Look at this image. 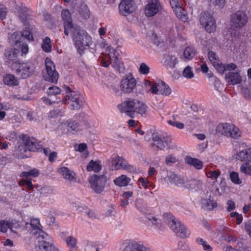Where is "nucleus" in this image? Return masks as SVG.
I'll use <instances>...</instances> for the list:
<instances>
[{"label":"nucleus","instance_id":"nucleus-63","mask_svg":"<svg viewBox=\"0 0 251 251\" xmlns=\"http://www.w3.org/2000/svg\"><path fill=\"white\" fill-rule=\"evenodd\" d=\"M61 111H57L56 110H53L50 112L49 113V117L50 118H54L58 115H59L61 114Z\"/></svg>","mask_w":251,"mask_h":251},{"label":"nucleus","instance_id":"nucleus-3","mask_svg":"<svg viewBox=\"0 0 251 251\" xmlns=\"http://www.w3.org/2000/svg\"><path fill=\"white\" fill-rule=\"evenodd\" d=\"M63 126L67 127V130L73 134L80 133L87 130L93 126L91 121L85 118L79 122L75 120H68L62 123Z\"/></svg>","mask_w":251,"mask_h":251},{"label":"nucleus","instance_id":"nucleus-43","mask_svg":"<svg viewBox=\"0 0 251 251\" xmlns=\"http://www.w3.org/2000/svg\"><path fill=\"white\" fill-rule=\"evenodd\" d=\"M196 54V50L193 47H188L183 51V57L188 60H192Z\"/></svg>","mask_w":251,"mask_h":251},{"label":"nucleus","instance_id":"nucleus-17","mask_svg":"<svg viewBox=\"0 0 251 251\" xmlns=\"http://www.w3.org/2000/svg\"><path fill=\"white\" fill-rule=\"evenodd\" d=\"M61 18L63 22L64 33L66 35L68 36L69 31L75 25L73 23L71 15L68 10L63 9L62 11Z\"/></svg>","mask_w":251,"mask_h":251},{"label":"nucleus","instance_id":"nucleus-46","mask_svg":"<svg viewBox=\"0 0 251 251\" xmlns=\"http://www.w3.org/2000/svg\"><path fill=\"white\" fill-rule=\"evenodd\" d=\"M241 173L251 176V161L243 163L240 168Z\"/></svg>","mask_w":251,"mask_h":251},{"label":"nucleus","instance_id":"nucleus-53","mask_svg":"<svg viewBox=\"0 0 251 251\" xmlns=\"http://www.w3.org/2000/svg\"><path fill=\"white\" fill-rule=\"evenodd\" d=\"M138 71L140 74L147 75L149 74L150 68L145 63H142L140 65Z\"/></svg>","mask_w":251,"mask_h":251},{"label":"nucleus","instance_id":"nucleus-18","mask_svg":"<svg viewBox=\"0 0 251 251\" xmlns=\"http://www.w3.org/2000/svg\"><path fill=\"white\" fill-rule=\"evenodd\" d=\"M136 80L132 76L124 78L121 82V89L126 93L131 92L136 85Z\"/></svg>","mask_w":251,"mask_h":251},{"label":"nucleus","instance_id":"nucleus-55","mask_svg":"<svg viewBox=\"0 0 251 251\" xmlns=\"http://www.w3.org/2000/svg\"><path fill=\"white\" fill-rule=\"evenodd\" d=\"M138 182L141 183L142 186L145 188L148 187H151L152 188H154L153 185L151 182H150L147 179L143 178V177L139 178L138 179Z\"/></svg>","mask_w":251,"mask_h":251},{"label":"nucleus","instance_id":"nucleus-50","mask_svg":"<svg viewBox=\"0 0 251 251\" xmlns=\"http://www.w3.org/2000/svg\"><path fill=\"white\" fill-rule=\"evenodd\" d=\"M182 75L187 79H191L193 78L194 76V74L192 68L190 66L186 67L182 72Z\"/></svg>","mask_w":251,"mask_h":251},{"label":"nucleus","instance_id":"nucleus-22","mask_svg":"<svg viewBox=\"0 0 251 251\" xmlns=\"http://www.w3.org/2000/svg\"><path fill=\"white\" fill-rule=\"evenodd\" d=\"M153 145L159 150H163L168 147L170 143V139L168 138H161L157 134H153L152 136Z\"/></svg>","mask_w":251,"mask_h":251},{"label":"nucleus","instance_id":"nucleus-54","mask_svg":"<svg viewBox=\"0 0 251 251\" xmlns=\"http://www.w3.org/2000/svg\"><path fill=\"white\" fill-rule=\"evenodd\" d=\"M61 90L59 88L55 86H53L49 88L47 93L48 95L51 97L59 94Z\"/></svg>","mask_w":251,"mask_h":251},{"label":"nucleus","instance_id":"nucleus-25","mask_svg":"<svg viewBox=\"0 0 251 251\" xmlns=\"http://www.w3.org/2000/svg\"><path fill=\"white\" fill-rule=\"evenodd\" d=\"M57 172L61 175L64 179L69 181H71L76 179L75 173L67 167H60L58 169Z\"/></svg>","mask_w":251,"mask_h":251},{"label":"nucleus","instance_id":"nucleus-23","mask_svg":"<svg viewBox=\"0 0 251 251\" xmlns=\"http://www.w3.org/2000/svg\"><path fill=\"white\" fill-rule=\"evenodd\" d=\"M119 8L120 13L124 15H128L134 10L132 0H122Z\"/></svg>","mask_w":251,"mask_h":251},{"label":"nucleus","instance_id":"nucleus-6","mask_svg":"<svg viewBox=\"0 0 251 251\" xmlns=\"http://www.w3.org/2000/svg\"><path fill=\"white\" fill-rule=\"evenodd\" d=\"M37 251H55L59 249L53 244L52 238L44 232H40L37 238Z\"/></svg>","mask_w":251,"mask_h":251},{"label":"nucleus","instance_id":"nucleus-2","mask_svg":"<svg viewBox=\"0 0 251 251\" xmlns=\"http://www.w3.org/2000/svg\"><path fill=\"white\" fill-rule=\"evenodd\" d=\"M76 47L80 48L83 46H90L92 44V38L87 32L79 26L76 25L69 31Z\"/></svg>","mask_w":251,"mask_h":251},{"label":"nucleus","instance_id":"nucleus-60","mask_svg":"<svg viewBox=\"0 0 251 251\" xmlns=\"http://www.w3.org/2000/svg\"><path fill=\"white\" fill-rule=\"evenodd\" d=\"M106 32H107L106 26H101V27H100L98 29L99 34L101 38H103V36H105Z\"/></svg>","mask_w":251,"mask_h":251},{"label":"nucleus","instance_id":"nucleus-49","mask_svg":"<svg viewBox=\"0 0 251 251\" xmlns=\"http://www.w3.org/2000/svg\"><path fill=\"white\" fill-rule=\"evenodd\" d=\"M29 225L31 226L34 230L39 231V233L40 232H43L41 230L42 226L40 224L39 219L38 218H32L30 220Z\"/></svg>","mask_w":251,"mask_h":251},{"label":"nucleus","instance_id":"nucleus-4","mask_svg":"<svg viewBox=\"0 0 251 251\" xmlns=\"http://www.w3.org/2000/svg\"><path fill=\"white\" fill-rule=\"evenodd\" d=\"M103 53L100 57L103 66L108 67L111 64L112 66L116 67L120 64L119 53L113 47L108 46Z\"/></svg>","mask_w":251,"mask_h":251},{"label":"nucleus","instance_id":"nucleus-45","mask_svg":"<svg viewBox=\"0 0 251 251\" xmlns=\"http://www.w3.org/2000/svg\"><path fill=\"white\" fill-rule=\"evenodd\" d=\"M159 88H160L159 95H161L164 96H167L171 94L172 92L171 89L164 82L160 81Z\"/></svg>","mask_w":251,"mask_h":251},{"label":"nucleus","instance_id":"nucleus-58","mask_svg":"<svg viewBox=\"0 0 251 251\" xmlns=\"http://www.w3.org/2000/svg\"><path fill=\"white\" fill-rule=\"evenodd\" d=\"M21 46L22 55L26 54L29 51L28 46L26 44H23L21 46L20 43L18 44V47Z\"/></svg>","mask_w":251,"mask_h":251},{"label":"nucleus","instance_id":"nucleus-42","mask_svg":"<svg viewBox=\"0 0 251 251\" xmlns=\"http://www.w3.org/2000/svg\"><path fill=\"white\" fill-rule=\"evenodd\" d=\"M41 48L43 50L47 53H50L52 50L51 42L48 37H46L42 41Z\"/></svg>","mask_w":251,"mask_h":251},{"label":"nucleus","instance_id":"nucleus-31","mask_svg":"<svg viewBox=\"0 0 251 251\" xmlns=\"http://www.w3.org/2000/svg\"><path fill=\"white\" fill-rule=\"evenodd\" d=\"M228 127L230 129L227 130V137L237 139L241 137L242 132L237 126L230 123Z\"/></svg>","mask_w":251,"mask_h":251},{"label":"nucleus","instance_id":"nucleus-12","mask_svg":"<svg viewBox=\"0 0 251 251\" xmlns=\"http://www.w3.org/2000/svg\"><path fill=\"white\" fill-rule=\"evenodd\" d=\"M22 37H24L29 41H33L34 40L33 35L31 32L29 27L24 30L21 33L16 32L11 34L8 38L9 43L11 44V45L15 44L17 46L18 44L21 43Z\"/></svg>","mask_w":251,"mask_h":251},{"label":"nucleus","instance_id":"nucleus-48","mask_svg":"<svg viewBox=\"0 0 251 251\" xmlns=\"http://www.w3.org/2000/svg\"><path fill=\"white\" fill-rule=\"evenodd\" d=\"M196 242L198 245L201 246L203 250L205 251H212L213 249L212 247L202 238H197L196 239Z\"/></svg>","mask_w":251,"mask_h":251},{"label":"nucleus","instance_id":"nucleus-15","mask_svg":"<svg viewBox=\"0 0 251 251\" xmlns=\"http://www.w3.org/2000/svg\"><path fill=\"white\" fill-rule=\"evenodd\" d=\"M201 24L204 27L205 30L211 33L216 29V23L213 17L208 13H203L200 17Z\"/></svg>","mask_w":251,"mask_h":251},{"label":"nucleus","instance_id":"nucleus-62","mask_svg":"<svg viewBox=\"0 0 251 251\" xmlns=\"http://www.w3.org/2000/svg\"><path fill=\"white\" fill-rule=\"evenodd\" d=\"M42 100L43 101V102L46 104H52L53 103H59V102L61 101V100H52L50 99V98H42Z\"/></svg>","mask_w":251,"mask_h":251},{"label":"nucleus","instance_id":"nucleus-33","mask_svg":"<svg viewBox=\"0 0 251 251\" xmlns=\"http://www.w3.org/2000/svg\"><path fill=\"white\" fill-rule=\"evenodd\" d=\"M131 181L130 178L125 175H122L116 177L114 180V184L117 186L122 187L127 186Z\"/></svg>","mask_w":251,"mask_h":251},{"label":"nucleus","instance_id":"nucleus-11","mask_svg":"<svg viewBox=\"0 0 251 251\" xmlns=\"http://www.w3.org/2000/svg\"><path fill=\"white\" fill-rule=\"evenodd\" d=\"M247 22L248 16L243 11H238L231 16L230 25L234 29L243 27Z\"/></svg>","mask_w":251,"mask_h":251},{"label":"nucleus","instance_id":"nucleus-59","mask_svg":"<svg viewBox=\"0 0 251 251\" xmlns=\"http://www.w3.org/2000/svg\"><path fill=\"white\" fill-rule=\"evenodd\" d=\"M227 208L226 209L228 211H231L232 210H233L235 208V202L232 201V200H228L227 202Z\"/></svg>","mask_w":251,"mask_h":251},{"label":"nucleus","instance_id":"nucleus-24","mask_svg":"<svg viewBox=\"0 0 251 251\" xmlns=\"http://www.w3.org/2000/svg\"><path fill=\"white\" fill-rule=\"evenodd\" d=\"M147 92L153 95H159L160 81L152 82L149 80L144 81Z\"/></svg>","mask_w":251,"mask_h":251},{"label":"nucleus","instance_id":"nucleus-1","mask_svg":"<svg viewBox=\"0 0 251 251\" xmlns=\"http://www.w3.org/2000/svg\"><path fill=\"white\" fill-rule=\"evenodd\" d=\"M117 108L122 113H125L130 117L135 114L142 116L147 114L148 106L143 101L136 99H129L117 105Z\"/></svg>","mask_w":251,"mask_h":251},{"label":"nucleus","instance_id":"nucleus-47","mask_svg":"<svg viewBox=\"0 0 251 251\" xmlns=\"http://www.w3.org/2000/svg\"><path fill=\"white\" fill-rule=\"evenodd\" d=\"M205 173L208 178L212 179H216L220 175L219 171L212 170L206 168L205 169Z\"/></svg>","mask_w":251,"mask_h":251},{"label":"nucleus","instance_id":"nucleus-16","mask_svg":"<svg viewBox=\"0 0 251 251\" xmlns=\"http://www.w3.org/2000/svg\"><path fill=\"white\" fill-rule=\"evenodd\" d=\"M145 13L147 17H152L162 10V6L159 0H147Z\"/></svg>","mask_w":251,"mask_h":251},{"label":"nucleus","instance_id":"nucleus-20","mask_svg":"<svg viewBox=\"0 0 251 251\" xmlns=\"http://www.w3.org/2000/svg\"><path fill=\"white\" fill-rule=\"evenodd\" d=\"M225 79L230 85H236L240 84L242 81V78L240 72H229L226 74Z\"/></svg>","mask_w":251,"mask_h":251},{"label":"nucleus","instance_id":"nucleus-27","mask_svg":"<svg viewBox=\"0 0 251 251\" xmlns=\"http://www.w3.org/2000/svg\"><path fill=\"white\" fill-rule=\"evenodd\" d=\"M208 58L212 65L218 72H223V68L221 66L222 63L215 52L209 51Z\"/></svg>","mask_w":251,"mask_h":251},{"label":"nucleus","instance_id":"nucleus-41","mask_svg":"<svg viewBox=\"0 0 251 251\" xmlns=\"http://www.w3.org/2000/svg\"><path fill=\"white\" fill-rule=\"evenodd\" d=\"M147 218L148 220V224L154 226L155 228L160 229L161 226V221L156 217L149 214L147 216Z\"/></svg>","mask_w":251,"mask_h":251},{"label":"nucleus","instance_id":"nucleus-21","mask_svg":"<svg viewBox=\"0 0 251 251\" xmlns=\"http://www.w3.org/2000/svg\"><path fill=\"white\" fill-rule=\"evenodd\" d=\"M147 247L139 242L129 240L126 242V245L123 251H146Z\"/></svg>","mask_w":251,"mask_h":251},{"label":"nucleus","instance_id":"nucleus-28","mask_svg":"<svg viewBox=\"0 0 251 251\" xmlns=\"http://www.w3.org/2000/svg\"><path fill=\"white\" fill-rule=\"evenodd\" d=\"M228 123H220L216 127L215 134L218 136H225L227 137V130L229 129Z\"/></svg>","mask_w":251,"mask_h":251},{"label":"nucleus","instance_id":"nucleus-30","mask_svg":"<svg viewBox=\"0 0 251 251\" xmlns=\"http://www.w3.org/2000/svg\"><path fill=\"white\" fill-rule=\"evenodd\" d=\"M178 62V58L176 55L168 54L165 56L164 65L167 69H173Z\"/></svg>","mask_w":251,"mask_h":251},{"label":"nucleus","instance_id":"nucleus-44","mask_svg":"<svg viewBox=\"0 0 251 251\" xmlns=\"http://www.w3.org/2000/svg\"><path fill=\"white\" fill-rule=\"evenodd\" d=\"M39 175V171L37 169H33L28 172H23L20 174V176L29 179L31 176L33 177H37Z\"/></svg>","mask_w":251,"mask_h":251},{"label":"nucleus","instance_id":"nucleus-40","mask_svg":"<svg viewBox=\"0 0 251 251\" xmlns=\"http://www.w3.org/2000/svg\"><path fill=\"white\" fill-rule=\"evenodd\" d=\"M174 12L176 16L182 21L186 22L188 19L185 10L180 5L174 9Z\"/></svg>","mask_w":251,"mask_h":251},{"label":"nucleus","instance_id":"nucleus-34","mask_svg":"<svg viewBox=\"0 0 251 251\" xmlns=\"http://www.w3.org/2000/svg\"><path fill=\"white\" fill-rule=\"evenodd\" d=\"M2 80L4 84L9 86H17L19 83V80L12 74L6 75Z\"/></svg>","mask_w":251,"mask_h":251},{"label":"nucleus","instance_id":"nucleus-56","mask_svg":"<svg viewBox=\"0 0 251 251\" xmlns=\"http://www.w3.org/2000/svg\"><path fill=\"white\" fill-rule=\"evenodd\" d=\"M168 123L170 125L176 127L178 129H183L184 127V125L182 123L174 120H169L168 121Z\"/></svg>","mask_w":251,"mask_h":251},{"label":"nucleus","instance_id":"nucleus-19","mask_svg":"<svg viewBox=\"0 0 251 251\" xmlns=\"http://www.w3.org/2000/svg\"><path fill=\"white\" fill-rule=\"evenodd\" d=\"M23 145H21L20 148V151L21 154L24 156L27 155H25L24 152H26L27 151H35L37 150L36 144L32 140L30 139L27 136H24L23 139Z\"/></svg>","mask_w":251,"mask_h":251},{"label":"nucleus","instance_id":"nucleus-26","mask_svg":"<svg viewBox=\"0 0 251 251\" xmlns=\"http://www.w3.org/2000/svg\"><path fill=\"white\" fill-rule=\"evenodd\" d=\"M10 44L13 48L6 49L4 53V56L7 61H13L16 60L18 56L19 50L16 48V47H18V45L17 46L15 44L13 45Z\"/></svg>","mask_w":251,"mask_h":251},{"label":"nucleus","instance_id":"nucleus-51","mask_svg":"<svg viewBox=\"0 0 251 251\" xmlns=\"http://www.w3.org/2000/svg\"><path fill=\"white\" fill-rule=\"evenodd\" d=\"M221 66L223 68V72H218L221 74H223L226 71L231 72V71L236 70L237 68V65L233 63H230L227 64H224L222 63Z\"/></svg>","mask_w":251,"mask_h":251},{"label":"nucleus","instance_id":"nucleus-9","mask_svg":"<svg viewBox=\"0 0 251 251\" xmlns=\"http://www.w3.org/2000/svg\"><path fill=\"white\" fill-rule=\"evenodd\" d=\"M46 69L43 74L45 80L52 83H56L58 78V74L55 70V65L49 58L45 60Z\"/></svg>","mask_w":251,"mask_h":251},{"label":"nucleus","instance_id":"nucleus-8","mask_svg":"<svg viewBox=\"0 0 251 251\" xmlns=\"http://www.w3.org/2000/svg\"><path fill=\"white\" fill-rule=\"evenodd\" d=\"M67 95L61 100L63 104H70L71 109H78L81 105V101L80 99V94L75 91H71L70 89L67 86L65 87Z\"/></svg>","mask_w":251,"mask_h":251},{"label":"nucleus","instance_id":"nucleus-57","mask_svg":"<svg viewBox=\"0 0 251 251\" xmlns=\"http://www.w3.org/2000/svg\"><path fill=\"white\" fill-rule=\"evenodd\" d=\"M7 14V8L2 4H0V19L5 18Z\"/></svg>","mask_w":251,"mask_h":251},{"label":"nucleus","instance_id":"nucleus-13","mask_svg":"<svg viewBox=\"0 0 251 251\" xmlns=\"http://www.w3.org/2000/svg\"><path fill=\"white\" fill-rule=\"evenodd\" d=\"M233 157L235 159L241 161L249 162L251 161V147L245 143H240L238 149Z\"/></svg>","mask_w":251,"mask_h":251},{"label":"nucleus","instance_id":"nucleus-61","mask_svg":"<svg viewBox=\"0 0 251 251\" xmlns=\"http://www.w3.org/2000/svg\"><path fill=\"white\" fill-rule=\"evenodd\" d=\"M165 161L166 164L170 165L172 163L176 162V159L174 156L172 155H169L167 156V157L166 158Z\"/></svg>","mask_w":251,"mask_h":251},{"label":"nucleus","instance_id":"nucleus-5","mask_svg":"<svg viewBox=\"0 0 251 251\" xmlns=\"http://www.w3.org/2000/svg\"><path fill=\"white\" fill-rule=\"evenodd\" d=\"M166 223L177 236L185 238L190 235V232L186 226L174 216L169 215Z\"/></svg>","mask_w":251,"mask_h":251},{"label":"nucleus","instance_id":"nucleus-64","mask_svg":"<svg viewBox=\"0 0 251 251\" xmlns=\"http://www.w3.org/2000/svg\"><path fill=\"white\" fill-rule=\"evenodd\" d=\"M245 229L251 238V223H247L245 224Z\"/></svg>","mask_w":251,"mask_h":251},{"label":"nucleus","instance_id":"nucleus-29","mask_svg":"<svg viewBox=\"0 0 251 251\" xmlns=\"http://www.w3.org/2000/svg\"><path fill=\"white\" fill-rule=\"evenodd\" d=\"M170 182L176 185L186 188L188 180L185 179L184 177L177 176L175 174H171L169 176Z\"/></svg>","mask_w":251,"mask_h":251},{"label":"nucleus","instance_id":"nucleus-35","mask_svg":"<svg viewBox=\"0 0 251 251\" xmlns=\"http://www.w3.org/2000/svg\"><path fill=\"white\" fill-rule=\"evenodd\" d=\"M185 162L189 165L193 166L197 170H201L203 167V162L195 158L186 156L185 158Z\"/></svg>","mask_w":251,"mask_h":251},{"label":"nucleus","instance_id":"nucleus-39","mask_svg":"<svg viewBox=\"0 0 251 251\" xmlns=\"http://www.w3.org/2000/svg\"><path fill=\"white\" fill-rule=\"evenodd\" d=\"M202 206L206 210H212L217 207V203L213 198L210 197L203 201Z\"/></svg>","mask_w":251,"mask_h":251},{"label":"nucleus","instance_id":"nucleus-10","mask_svg":"<svg viewBox=\"0 0 251 251\" xmlns=\"http://www.w3.org/2000/svg\"><path fill=\"white\" fill-rule=\"evenodd\" d=\"M108 162L110 167L114 170H126L131 172L133 170L131 165L128 164L122 157L118 155L112 156Z\"/></svg>","mask_w":251,"mask_h":251},{"label":"nucleus","instance_id":"nucleus-14","mask_svg":"<svg viewBox=\"0 0 251 251\" xmlns=\"http://www.w3.org/2000/svg\"><path fill=\"white\" fill-rule=\"evenodd\" d=\"M106 182V177L103 175H93L89 178L91 188L97 193H100L103 191Z\"/></svg>","mask_w":251,"mask_h":251},{"label":"nucleus","instance_id":"nucleus-37","mask_svg":"<svg viewBox=\"0 0 251 251\" xmlns=\"http://www.w3.org/2000/svg\"><path fill=\"white\" fill-rule=\"evenodd\" d=\"M65 242L70 251H75L77 250V241L75 238L71 236H68L66 238Z\"/></svg>","mask_w":251,"mask_h":251},{"label":"nucleus","instance_id":"nucleus-52","mask_svg":"<svg viewBox=\"0 0 251 251\" xmlns=\"http://www.w3.org/2000/svg\"><path fill=\"white\" fill-rule=\"evenodd\" d=\"M229 177L231 181L235 184H240L242 183V180L239 178V174L236 172H232L229 174Z\"/></svg>","mask_w":251,"mask_h":251},{"label":"nucleus","instance_id":"nucleus-7","mask_svg":"<svg viewBox=\"0 0 251 251\" xmlns=\"http://www.w3.org/2000/svg\"><path fill=\"white\" fill-rule=\"evenodd\" d=\"M12 69L23 79L29 77L34 72L31 64L29 62H14L12 65Z\"/></svg>","mask_w":251,"mask_h":251},{"label":"nucleus","instance_id":"nucleus-32","mask_svg":"<svg viewBox=\"0 0 251 251\" xmlns=\"http://www.w3.org/2000/svg\"><path fill=\"white\" fill-rule=\"evenodd\" d=\"M17 224L12 221L1 220L0 222V231L1 232H6L8 229H10L12 232H15L13 230L14 227L17 226Z\"/></svg>","mask_w":251,"mask_h":251},{"label":"nucleus","instance_id":"nucleus-36","mask_svg":"<svg viewBox=\"0 0 251 251\" xmlns=\"http://www.w3.org/2000/svg\"><path fill=\"white\" fill-rule=\"evenodd\" d=\"M187 189L198 191L202 189L203 184L200 180H188L187 184H186Z\"/></svg>","mask_w":251,"mask_h":251},{"label":"nucleus","instance_id":"nucleus-38","mask_svg":"<svg viewBox=\"0 0 251 251\" xmlns=\"http://www.w3.org/2000/svg\"><path fill=\"white\" fill-rule=\"evenodd\" d=\"M101 169L100 162L99 160H91L88 164L86 169L88 172H99Z\"/></svg>","mask_w":251,"mask_h":251}]
</instances>
